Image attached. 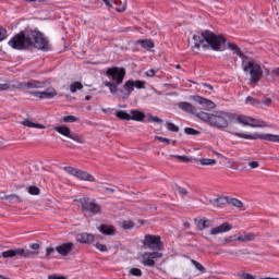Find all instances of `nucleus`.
Wrapping results in <instances>:
<instances>
[{
  "mask_svg": "<svg viewBox=\"0 0 279 279\" xmlns=\"http://www.w3.org/2000/svg\"><path fill=\"white\" fill-rule=\"evenodd\" d=\"M9 47L12 49H17L19 51L23 49H38L39 51H49L51 46L47 37L43 35L39 31H22L16 34L10 41Z\"/></svg>",
  "mask_w": 279,
  "mask_h": 279,
  "instance_id": "nucleus-1",
  "label": "nucleus"
},
{
  "mask_svg": "<svg viewBox=\"0 0 279 279\" xmlns=\"http://www.w3.org/2000/svg\"><path fill=\"white\" fill-rule=\"evenodd\" d=\"M205 40L214 51H220L221 50V45L226 43V38L221 36H217L215 33L210 31H205L202 33V36L199 35H194L190 46L192 51H199L201 47H206Z\"/></svg>",
  "mask_w": 279,
  "mask_h": 279,
  "instance_id": "nucleus-2",
  "label": "nucleus"
},
{
  "mask_svg": "<svg viewBox=\"0 0 279 279\" xmlns=\"http://www.w3.org/2000/svg\"><path fill=\"white\" fill-rule=\"evenodd\" d=\"M196 117L201 119V121L208 123L213 128H218L219 130L228 128V121H230V113L226 111H217L216 113L201 111Z\"/></svg>",
  "mask_w": 279,
  "mask_h": 279,
  "instance_id": "nucleus-3",
  "label": "nucleus"
},
{
  "mask_svg": "<svg viewBox=\"0 0 279 279\" xmlns=\"http://www.w3.org/2000/svg\"><path fill=\"white\" fill-rule=\"evenodd\" d=\"M77 202L81 205V213H83V215H88L89 217L101 215V205L97 204V201L84 196L77 199Z\"/></svg>",
  "mask_w": 279,
  "mask_h": 279,
  "instance_id": "nucleus-4",
  "label": "nucleus"
},
{
  "mask_svg": "<svg viewBox=\"0 0 279 279\" xmlns=\"http://www.w3.org/2000/svg\"><path fill=\"white\" fill-rule=\"evenodd\" d=\"M242 68L245 73H250L251 82H253L254 84L263 80V68L254 63L252 60H250V58L242 61Z\"/></svg>",
  "mask_w": 279,
  "mask_h": 279,
  "instance_id": "nucleus-5",
  "label": "nucleus"
},
{
  "mask_svg": "<svg viewBox=\"0 0 279 279\" xmlns=\"http://www.w3.org/2000/svg\"><path fill=\"white\" fill-rule=\"evenodd\" d=\"M230 134L233 136H238V138H245L246 141H268L269 143H279V135L276 134H260V133H254L253 135L247 133H240L231 131Z\"/></svg>",
  "mask_w": 279,
  "mask_h": 279,
  "instance_id": "nucleus-6",
  "label": "nucleus"
},
{
  "mask_svg": "<svg viewBox=\"0 0 279 279\" xmlns=\"http://www.w3.org/2000/svg\"><path fill=\"white\" fill-rule=\"evenodd\" d=\"M143 245L144 247L155 250L156 252H162V250H165V243H162L160 235L146 234L144 236Z\"/></svg>",
  "mask_w": 279,
  "mask_h": 279,
  "instance_id": "nucleus-7",
  "label": "nucleus"
},
{
  "mask_svg": "<svg viewBox=\"0 0 279 279\" xmlns=\"http://www.w3.org/2000/svg\"><path fill=\"white\" fill-rule=\"evenodd\" d=\"M63 170H65L69 175L77 178V180H83L84 182H95V177L86 171L73 167H64Z\"/></svg>",
  "mask_w": 279,
  "mask_h": 279,
  "instance_id": "nucleus-8",
  "label": "nucleus"
},
{
  "mask_svg": "<svg viewBox=\"0 0 279 279\" xmlns=\"http://www.w3.org/2000/svg\"><path fill=\"white\" fill-rule=\"evenodd\" d=\"M107 77H110L117 84H123L125 80V68L112 66L106 71Z\"/></svg>",
  "mask_w": 279,
  "mask_h": 279,
  "instance_id": "nucleus-9",
  "label": "nucleus"
},
{
  "mask_svg": "<svg viewBox=\"0 0 279 279\" xmlns=\"http://www.w3.org/2000/svg\"><path fill=\"white\" fill-rule=\"evenodd\" d=\"M236 122L250 128H267V122L247 116H238Z\"/></svg>",
  "mask_w": 279,
  "mask_h": 279,
  "instance_id": "nucleus-10",
  "label": "nucleus"
},
{
  "mask_svg": "<svg viewBox=\"0 0 279 279\" xmlns=\"http://www.w3.org/2000/svg\"><path fill=\"white\" fill-rule=\"evenodd\" d=\"M14 256H23L24 258H29V256H34V252L25 251L23 248H15L2 252V258H14Z\"/></svg>",
  "mask_w": 279,
  "mask_h": 279,
  "instance_id": "nucleus-11",
  "label": "nucleus"
},
{
  "mask_svg": "<svg viewBox=\"0 0 279 279\" xmlns=\"http://www.w3.org/2000/svg\"><path fill=\"white\" fill-rule=\"evenodd\" d=\"M156 258H162V253L153 252V253H144L143 255V265L146 267H154L156 265Z\"/></svg>",
  "mask_w": 279,
  "mask_h": 279,
  "instance_id": "nucleus-12",
  "label": "nucleus"
},
{
  "mask_svg": "<svg viewBox=\"0 0 279 279\" xmlns=\"http://www.w3.org/2000/svg\"><path fill=\"white\" fill-rule=\"evenodd\" d=\"M96 239H104L101 235H94L92 233H78L76 234L77 243H83L85 245H90V243H95Z\"/></svg>",
  "mask_w": 279,
  "mask_h": 279,
  "instance_id": "nucleus-13",
  "label": "nucleus"
},
{
  "mask_svg": "<svg viewBox=\"0 0 279 279\" xmlns=\"http://www.w3.org/2000/svg\"><path fill=\"white\" fill-rule=\"evenodd\" d=\"M31 95L39 99H53L58 96V92L53 87H48L45 92H31Z\"/></svg>",
  "mask_w": 279,
  "mask_h": 279,
  "instance_id": "nucleus-14",
  "label": "nucleus"
},
{
  "mask_svg": "<svg viewBox=\"0 0 279 279\" xmlns=\"http://www.w3.org/2000/svg\"><path fill=\"white\" fill-rule=\"evenodd\" d=\"M192 99L195 101V104H199V106H203L206 110H215L217 108V105L215 101L202 97V96H192Z\"/></svg>",
  "mask_w": 279,
  "mask_h": 279,
  "instance_id": "nucleus-15",
  "label": "nucleus"
},
{
  "mask_svg": "<svg viewBox=\"0 0 279 279\" xmlns=\"http://www.w3.org/2000/svg\"><path fill=\"white\" fill-rule=\"evenodd\" d=\"M230 230H232V225L230 222H223L222 225L213 228L209 231V234H211V236H217V234H223L230 232Z\"/></svg>",
  "mask_w": 279,
  "mask_h": 279,
  "instance_id": "nucleus-16",
  "label": "nucleus"
},
{
  "mask_svg": "<svg viewBox=\"0 0 279 279\" xmlns=\"http://www.w3.org/2000/svg\"><path fill=\"white\" fill-rule=\"evenodd\" d=\"M75 247V244L72 242L63 243L56 247V252L60 254V256H69L71 252H73V248Z\"/></svg>",
  "mask_w": 279,
  "mask_h": 279,
  "instance_id": "nucleus-17",
  "label": "nucleus"
},
{
  "mask_svg": "<svg viewBox=\"0 0 279 279\" xmlns=\"http://www.w3.org/2000/svg\"><path fill=\"white\" fill-rule=\"evenodd\" d=\"M120 93L122 95V99H128V97L134 93V81H126L123 85V88L120 89Z\"/></svg>",
  "mask_w": 279,
  "mask_h": 279,
  "instance_id": "nucleus-18",
  "label": "nucleus"
},
{
  "mask_svg": "<svg viewBox=\"0 0 279 279\" xmlns=\"http://www.w3.org/2000/svg\"><path fill=\"white\" fill-rule=\"evenodd\" d=\"M99 232L101 234H105L106 236H114L117 234V228L112 225H100V228H98Z\"/></svg>",
  "mask_w": 279,
  "mask_h": 279,
  "instance_id": "nucleus-19",
  "label": "nucleus"
},
{
  "mask_svg": "<svg viewBox=\"0 0 279 279\" xmlns=\"http://www.w3.org/2000/svg\"><path fill=\"white\" fill-rule=\"evenodd\" d=\"M236 240L240 243H250V241H256V233L243 232V234L236 235Z\"/></svg>",
  "mask_w": 279,
  "mask_h": 279,
  "instance_id": "nucleus-20",
  "label": "nucleus"
},
{
  "mask_svg": "<svg viewBox=\"0 0 279 279\" xmlns=\"http://www.w3.org/2000/svg\"><path fill=\"white\" fill-rule=\"evenodd\" d=\"M178 106L183 112H187L189 114H195L197 112V109L191 102L183 101L179 102Z\"/></svg>",
  "mask_w": 279,
  "mask_h": 279,
  "instance_id": "nucleus-21",
  "label": "nucleus"
},
{
  "mask_svg": "<svg viewBox=\"0 0 279 279\" xmlns=\"http://www.w3.org/2000/svg\"><path fill=\"white\" fill-rule=\"evenodd\" d=\"M194 223H196L197 230H206V228H213V225L210 223L209 219L203 218V219H194Z\"/></svg>",
  "mask_w": 279,
  "mask_h": 279,
  "instance_id": "nucleus-22",
  "label": "nucleus"
},
{
  "mask_svg": "<svg viewBox=\"0 0 279 279\" xmlns=\"http://www.w3.org/2000/svg\"><path fill=\"white\" fill-rule=\"evenodd\" d=\"M228 49H230L231 51H233V53H235L236 56H239L240 58H242V62L243 60H247V56L243 54V52L241 51V48H239L236 46V44L233 43H229L227 45Z\"/></svg>",
  "mask_w": 279,
  "mask_h": 279,
  "instance_id": "nucleus-23",
  "label": "nucleus"
},
{
  "mask_svg": "<svg viewBox=\"0 0 279 279\" xmlns=\"http://www.w3.org/2000/svg\"><path fill=\"white\" fill-rule=\"evenodd\" d=\"M24 88H45V83L40 81L23 82Z\"/></svg>",
  "mask_w": 279,
  "mask_h": 279,
  "instance_id": "nucleus-24",
  "label": "nucleus"
},
{
  "mask_svg": "<svg viewBox=\"0 0 279 279\" xmlns=\"http://www.w3.org/2000/svg\"><path fill=\"white\" fill-rule=\"evenodd\" d=\"M131 121H145V114L140 110H131Z\"/></svg>",
  "mask_w": 279,
  "mask_h": 279,
  "instance_id": "nucleus-25",
  "label": "nucleus"
},
{
  "mask_svg": "<svg viewBox=\"0 0 279 279\" xmlns=\"http://www.w3.org/2000/svg\"><path fill=\"white\" fill-rule=\"evenodd\" d=\"M136 45H141V47H143V49H154V47H155L154 40H151V39H138L136 41Z\"/></svg>",
  "mask_w": 279,
  "mask_h": 279,
  "instance_id": "nucleus-26",
  "label": "nucleus"
},
{
  "mask_svg": "<svg viewBox=\"0 0 279 279\" xmlns=\"http://www.w3.org/2000/svg\"><path fill=\"white\" fill-rule=\"evenodd\" d=\"M54 131L58 132V134H61L62 136H66V138H70L71 136V129L66 125L56 126Z\"/></svg>",
  "mask_w": 279,
  "mask_h": 279,
  "instance_id": "nucleus-27",
  "label": "nucleus"
},
{
  "mask_svg": "<svg viewBox=\"0 0 279 279\" xmlns=\"http://www.w3.org/2000/svg\"><path fill=\"white\" fill-rule=\"evenodd\" d=\"M22 125H24L25 128H36L37 130H45V125L43 124H38V123H34L27 119H25L24 121L21 122Z\"/></svg>",
  "mask_w": 279,
  "mask_h": 279,
  "instance_id": "nucleus-28",
  "label": "nucleus"
},
{
  "mask_svg": "<svg viewBox=\"0 0 279 279\" xmlns=\"http://www.w3.org/2000/svg\"><path fill=\"white\" fill-rule=\"evenodd\" d=\"M266 75L267 77H271L272 82H276L279 77V66L274 70L266 69Z\"/></svg>",
  "mask_w": 279,
  "mask_h": 279,
  "instance_id": "nucleus-29",
  "label": "nucleus"
},
{
  "mask_svg": "<svg viewBox=\"0 0 279 279\" xmlns=\"http://www.w3.org/2000/svg\"><path fill=\"white\" fill-rule=\"evenodd\" d=\"M104 84L105 86H107V88H109L112 95H114L117 90H119V86L121 85V84H117L116 82H108V81H105Z\"/></svg>",
  "mask_w": 279,
  "mask_h": 279,
  "instance_id": "nucleus-30",
  "label": "nucleus"
},
{
  "mask_svg": "<svg viewBox=\"0 0 279 279\" xmlns=\"http://www.w3.org/2000/svg\"><path fill=\"white\" fill-rule=\"evenodd\" d=\"M119 226L122 230H132L134 222L132 220H120Z\"/></svg>",
  "mask_w": 279,
  "mask_h": 279,
  "instance_id": "nucleus-31",
  "label": "nucleus"
},
{
  "mask_svg": "<svg viewBox=\"0 0 279 279\" xmlns=\"http://www.w3.org/2000/svg\"><path fill=\"white\" fill-rule=\"evenodd\" d=\"M1 199H8V202H13V204H22L23 199L20 198L16 194L7 195L4 197H1Z\"/></svg>",
  "mask_w": 279,
  "mask_h": 279,
  "instance_id": "nucleus-32",
  "label": "nucleus"
},
{
  "mask_svg": "<svg viewBox=\"0 0 279 279\" xmlns=\"http://www.w3.org/2000/svg\"><path fill=\"white\" fill-rule=\"evenodd\" d=\"M198 162L203 166V167H213L214 165H217V160L216 159H199Z\"/></svg>",
  "mask_w": 279,
  "mask_h": 279,
  "instance_id": "nucleus-33",
  "label": "nucleus"
},
{
  "mask_svg": "<svg viewBox=\"0 0 279 279\" xmlns=\"http://www.w3.org/2000/svg\"><path fill=\"white\" fill-rule=\"evenodd\" d=\"M116 117L120 119L121 121H131L130 113L125 111H117Z\"/></svg>",
  "mask_w": 279,
  "mask_h": 279,
  "instance_id": "nucleus-34",
  "label": "nucleus"
},
{
  "mask_svg": "<svg viewBox=\"0 0 279 279\" xmlns=\"http://www.w3.org/2000/svg\"><path fill=\"white\" fill-rule=\"evenodd\" d=\"M61 121L63 123H77V121H80V118L75 116H64L61 118Z\"/></svg>",
  "mask_w": 279,
  "mask_h": 279,
  "instance_id": "nucleus-35",
  "label": "nucleus"
},
{
  "mask_svg": "<svg viewBox=\"0 0 279 279\" xmlns=\"http://www.w3.org/2000/svg\"><path fill=\"white\" fill-rule=\"evenodd\" d=\"M82 88H84V85H82L80 82H74L70 85L71 93H77V90H82Z\"/></svg>",
  "mask_w": 279,
  "mask_h": 279,
  "instance_id": "nucleus-36",
  "label": "nucleus"
},
{
  "mask_svg": "<svg viewBox=\"0 0 279 279\" xmlns=\"http://www.w3.org/2000/svg\"><path fill=\"white\" fill-rule=\"evenodd\" d=\"M72 141H75V143H80V144H84V136L74 133V134H70V137Z\"/></svg>",
  "mask_w": 279,
  "mask_h": 279,
  "instance_id": "nucleus-37",
  "label": "nucleus"
},
{
  "mask_svg": "<svg viewBox=\"0 0 279 279\" xmlns=\"http://www.w3.org/2000/svg\"><path fill=\"white\" fill-rule=\"evenodd\" d=\"M245 104H250L251 106H260V100H258L252 96H247L245 99Z\"/></svg>",
  "mask_w": 279,
  "mask_h": 279,
  "instance_id": "nucleus-38",
  "label": "nucleus"
},
{
  "mask_svg": "<svg viewBox=\"0 0 279 279\" xmlns=\"http://www.w3.org/2000/svg\"><path fill=\"white\" fill-rule=\"evenodd\" d=\"M191 263L192 265H194V267L198 269V271H201L202 274H206V268L199 262L192 259Z\"/></svg>",
  "mask_w": 279,
  "mask_h": 279,
  "instance_id": "nucleus-39",
  "label": "nucleus"
},
{
  "mask_svg": "<svg viewBox=\"0 0 279 279\" xmlns=\"http://www.w3.org/2000/svg\"><path fill=\"white\" fill-rule=\"evenodd\" d=\"M166 128L169 132H180V128L171 122H167Z\"/></svg>",
  "mask_w": 279,
  "mask_h": 279,
  "instance_id": "nucleus-40",
  "label": "nucleus"
},
{
  "mask_svg": "<svg viewBox=\"0 0 279 279\" xmlns=\"http://www.w3.org/2000/svg\"><path fill=\"white\" fill-rule=\"evenodd\" d=\"M129 274H130L131 276H135V277H137V278H141V276H143V270H141L140 268H131V269L129 270Z\"/></svg>",
  "mask_w": 279,
  "mask_h": 279,
  "instance_id": "nucleus-41",
  "label": "nucleus"
},
{
  "mask_svg": "<svg viewBox=\"0 0 279 279\" xmlns=\"http://www.w3.org/2000/svg\"><path fill=\"white\" fill-rule=\"evenodd\" d=\"M10 88H24L23 82L9 81Z\"/></svg>",
  "mask_w": 279,
  "mask_h": 279,
  "instance_id": "nucleus-42",
  "label": "nucleus"
},
{
  "mask_svg": "<svg viewBox=\"0 0 279 279\" xmlns=\"http://www.w3.org/2000/svg\"><path fill=\"white\" fill-rule=\"evenodd\" d=\"M236 240V234L235 235H231V236H227L222 240V245H228V243H234Z\"/></svg>",
  "mask_w": 279,
  "mask_h": 279,
  "instance_id": "nucleus-43",
  "label": "nucleus"
},
{
  "mask_svg": "<svg viewBox=\"0 0 279 279\" xmlns=\"http://www.w3.org/2000/svg\"><path fill=\"white\" fill-rule=\"evenodd\" d=\"M170 158H177V160H181V162H191V158L186 156L170 155Z\"/></svg>",
  "mask_w": 279,
  "mask_h": 279,
  "instance_id": "nucleus-44",
  "label": "nucleus"
},
{
  "mask_svg": "<svg viewBox=\"0 0 279 279\" xmlns=\"http://www.w3.org/2000/svg\"><path fill=\"white\" fill-rule=\"evenodd\" d=\"M95 247L96 250H98L99 252H108V246L104 243L100 242H96L95 243Z\"/></svg>",
  "mask_w": 279,
  "mask_h": 279,
  "instance_id": "nucleus-45",
  "label": "nucleus"
},
{
  "mask_svg": "<svg viewBox=\"0 0 279 279\" xmlns=\"http://www.w3.org/2000/svg\"><path fill=\"white\" fill-rule=\"evenodd\" d=\"M184 132H185V134H189L191 136H197L199 134V131H197L193 128H185Z\"/></svg>",
  "mask_w": 279,
  "mask_h": 279,
  "instance_id": "nucleus-46",
  "label": "nucleus"
},
{
  "mask_svg": "<svg viewBox=\"0 0 279 279\" xmlns=\"http://www.w3.org/2000/svg\"><path fill=\"white\" fill-rule=\"evenodd\" d=\"M8 38V29L0 26V43H3Z\"/></svg>",
  "mask_w": 279,
  "mask_h": 279,
  "instance_id": "nucleus-47",
  "label": "nucleus"
},
{
  "mask_svg": "<svg viewBox=\"0 0 279 279\" xmlns=\"http://www.w3.org/2000/svg\"><path fill=\"white\" fill-rule=\"evenodd\" d=\"M148 123L149 121H153V123H163L162 119L156 117V116H148V119L146 120Z\"/></svg>",
  "mask_w": 279,
  "mask_h": 279,
  "instance_id": "nucleus-48",
  "label": "nucleus"
},
{
  "mask_svg": "<svg viewBox=\"0 0 279 279\" xmlns=\"http://www.w3.org/2000/svg\"><path fill=\"white\" fill-rule=\"evenodd\" d=\"M133 87L137 89L145 88V82L144 81H133Z\"/></svg>",
  "mask_w": 279,
  "mask_h": 279,
  "instance_id": "nucleus-49",
  "label": "nucleus"
},
{
  "mask_svg": "<svg viewBox=\"0 0 279 279\" xmlns=\"http://www.w3.org/2000/svg\"><path fill=\"white\" fill-rule=\"evenodd\" d=\"M230 204L232 206H235V208H243V203L241 201H239L238 198H232L230 201Z\"/></svg>",
  "mask_w": 279,
  "mask_h": 279,
  "instance_id": "nucleus-50",
  "label": "nucleus"
},
{
  "mask_svg": "<svg viewBox=\"0 0 279 279\" xmlns=\"http://www.w3.org/2000/svg\"><path fill=\"white\" fill-rule=\"evenodd\" d=\"M28 193L31 195H40V189H38L36 186H29L28 187Z\"/></svg>",
  "mask_w": 279,
  "mask_h": 279,
  "instance_id": "nucleus-51",
  "label": "nucleus"
},
{
  "mask_svg": "<svg viewBox=\"0 0 279 279\" xmlns=\"http://www.w3.org/2000/svg\"><path fill=\"white\" fill-rule=\"evenodd\" d=\"M156 141H160V143H166V145H170L171 144V140L167 138V137H162V136H155Z\"/></svg>",
  "mask_w": 279,
  "mask_h": 279,
  "instance_id": "nucleus-52",
  "label": "nucleus"
},
{
  "mask_svg": "<svg viewBox=\"0 0 279 279\" xmlns=\"http://www.w3.org/2000/svg\"><path fill=\"white\" fill-rule=\"evenodd\" d=\"M0 90H10V81L7 83L0 84Z\"/></svg>",
  "mask_w": 279,
  "mask_h": 279,
  "instance_id": "nucleus-53",
  "label": "nucleus"
},
{
  "mask_svg": "<svg viewBox=\"0 0 279 279\" xmlns=\"http://www.w3.org/2000/svg\"><path fill=\"white\" fill-rule=\"evenodd\" d=\"M248 167L251 169H258L260 167V163H258V161H251L248 162Z\"/></svg>",
  "mask_w": 279,
  "mask_h": 279,
  "instance_id": "nucleus-54",
  "label": "nucleus"
},
{
  "mask_svg": "<svg viewBox=\"0 0 279 279\" xmlns=\"http://www.w3.org/2000/svg\"><path fill=\"white\" fill-rule=\"evenodd\" d=\"M156 73H158L157 70L150 69V70H148V71L146 72V75H147V77H154V75H156Z\"/></svg>",
  "mask_w": 279,
  "mask_h": 279,
  "instance_id": "nucleus-55",
  "label": "nucleus"
},
{
  "mask_svg": "<svg viewBox=\"0 0 279 279\" xmlns=\"http://www.w3.org/2000/svg\"><path fill=\"white\" fill-rule=\"evenodd\" d=\"M262 104H264L265 106H271L272 104L271 98L264 97V99L262 100Z\"/></svg>",
  "mask_w": 279,
  "mask_h": 279,
  "instance_id": "nucleus-56",
  "label": "nucleus"
},
{
  "mask_svg": "<svg viewBox=\"0 0 279 279\" xmlns=\"http://www.w3.org/2000/svg\"><path fill=\"white\" fill-rule=\"evenodd\" d=\"M48 279H66V277L58 276V275H50V276H48Z\"/></svg>",
  "mask_w": 279,
  "mask_h": 279,
  "instance_id": "nucleus-57",
  "label": "nucleus"
},
{
  "mask_svg": "<svg viewBox=\"0 0 279 279\" xmlns=\"http://www.w3.org/2000/svg\"><path fill=\"white\" fill-rule=\"evenodd\" d=\"M178 193H180V195H187V191H186V189H184V187H178Z\"/></svg>",
  "mask_w": 279,
  "mask_h": 279,
  "instance_id": "nucleus-58",
  "label": "nucleus"
},
{
  "mask_svg": "<svg viewBox=\"0 0 279 279\" xmlns=\"http://www.w3.org/2000/svg\"><path fill=\"white\" fill-rule=\"evenodd\" d=\"M53 252H56V248H53V247H48V248L46 250V255H47V256H51V254H53Z\"/></svg>",
  "mask_w": 279,
  "mask_h": 279,
  "instance_id": "nucleus-59",
  "label": "nucleus"
},
{
  "mask_svg": "<svg viewBox=\"0 0 279 279\" xmlns=\"http://www.w3.org/2000/svg\"><path fill=\"white\" fill-rule=\"evenodd\" d=\"M203 86H205V88H208L209 90H215V88L213 87V85L208 84V83H203Z\"/></svg>",
  "mask_w": 279,
  "mask_h": 279,
  "instance_id": "nucleus-60",
  "label": "nucleus"
},
{
  "mask_svg": "<svg viewBox=\"0 0 279 279\" xmlns=\"http://www.w3.org/2000/svg\"><path fill=\"white\" fill-rule=\"evenodd\" d=\"M31 247H32L33 250H39L40 244L34 243V244L31 245Z\"/></svg>",
  "mask_w": 279,
  "mask_h": 279,
  "instance_id": "nucleus-61",
  "label": "nucleus"
},
{
  "mask_svg": "<svg viewBox=\"0 0 279 279\" xmlns=\"http://www.w3.org/2000/svg\"><path fill=\"white\" fill-rule=\"evenodd\" d=\"M105 190H107L109 193H114V189L112 187H105Z\"/></svg>",
  "mask_w": 279,
  "mask_h": 279,
  "instance_id": "nucleus-62",
  "label": "nucleus"
},
{
  "mask_svg": "<svg viewBox=\"0 0 279 279\" xmlns=\"http://www.w3.org/2000/svg\"><path fill=\"white\" fill-rule=\"evenodd\" d=\"M184 228H185L186 230H189V228H191V223H190V222H184Z\"/></svg>",
  "mask_w": 279,
  "mask_h": 279,
  "instance_id": "nucleus-63",
  "label": "nucleus"
},
{
  "mask_svg": "<svg viewBox=\"0 0 279 279\" xmlns=\"http://www.w3.org/2000/svg\"><path fill=\"white\" fill-rule=\"evenodd\" d=\"M106 5L110 8V0H102Z\"/></svg>",
  "mask_w": 279,
  "mask_h": 279,
  "instance_id": "nucleus-64",
  "label": "nucleus"
}]
</instances>
